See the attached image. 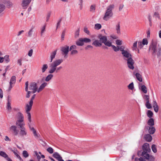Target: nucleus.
I'll list each match as a JSON object with an SVG mask.
<instances>
[{
  "label": "nucleus",
  "instance_id": "72a5a7b5",
  "mask_svg": "<svg viewBox=\"0 0 161 161\" xmlns=\"http://www.w3.org/2000/svg\"><path fill=\"white\" fill-rule=\"evenodd\" d=\"M141 90L145 93L147 92V87L144 85H142L141 86Z\"/></svg>",
  "mask_w": 161,
  "mask_h": 161
},
{
  "label": "nucleus",
  "instance_id": "c85d7f7f",
  "mask_svg": "<svg viewBox=\"0 0 161 161\" xmlns=\"http://www.w3.org/2000/svg\"><path fill=\"white\" fill-rule=\"evenodd\" d=\"M115 29L116 31V33L118 34H120V26L119 23H118L116 26Z\"/></svg>",
  "mask_w": 161,
  "mask_h": 161
},
{
  "label": "nucleus",
  "instance_id": "4468645a",
  "mask_svg": "<svg viewBox=\"0 0 161 161\" xmlns=\"http://www.w3.org/2000/svg\"><path fill=\"white\" fill-rule=\"evenodd\" d=\"M24 121V120L18 119L16 122V125L19 126L20 128L24 127L25 125V124Z\"/></svg>",
  "mask_w": 161,
  "mask_h": 161
},
{
  "label": "nucleus",
  "instance_id": "6ab92c4d",
  "mask_svg": "<svg viewBox=\"0 0 161 161\" xmlns=\"http://www.w3.org/2000/svg\"><path fill=\"white\" fill-rule=\"evenodd\" d=\"M35 28L34 26H32L29 31L27 33V36L28 37H31L33 34V30Z\"/></svg>",
  "mask_w": 161,
  "mask_h": 161
},
{
  "label": "nucleus",
  "instance_id": "8fccbe9b",
  "mask_svg": "<svg viewBox=\"0 0 161 161\" xmlns=\"http://www.w3.org/2000/svg\"><path fill=\"white\" fill-rule=\"evenodd\" d=\"M142 42L143 45H147L148 43L147 40L146 38H144Z\"/></svg>",
  "mask_w": 161,
  "mask_h": 161
},
{
  "label": "nucleus",
  "instance_id": "c03bdc74",
  "mask_svg": "<svg viewBox=\"0 0 161 161\" xmlns=\"http://www.w3.org/2000/svg\"><path fill=\"white\" fill-rule=\"evenodd\" d=\"M147 116L149 118H151L153 115V113L151 111L148 110L147 112Z\"/></svg>",
  "mask_w": 161,
  "mask_h": 161
},
{
  "label": "nucleus",
  "instance_id": "bb28decb",
  "mask_svg": "<svg viewBox=\"0 0 161 161\" xmlns=\"http://www.w3.org/2000/svg\"><path fill=\"white\" fill-rule=\"evenodd\" d=\"M46 25H43L41 28V35L42 36L46 31Z\"/></svg>",
  "mask_w": 161,
  "mask_h": 161
},
{
  "label": "nucleus",
  "instance_id": "de8ad7c7",
  "mask_svg": "<svg viewBox=\"0 0 161 161\" xmlns=\"http://www.w3.org/2000/svg\"><path fill=\"white\" fill-rule=\"evenodd\" d=\"M143 98L145 100L146 102L149 101V96L145 95L143 97Z\"/></svg>",
  "mask_w": 161,
  "mask_h": 161
},
{
  "label": "nucleus",
  "instance_id": "9d476101",
  "mask_svg": "<svg viewBox=\"0 0 161 161\" xmlns=\"http://www.w3.org/2000/svg\"><path fill=\"white\" fill-rule=\"evenodd\" d=\"M16 81V77L15 76H12L9 82V86L8 89V91L11 90L13 87L12 85L15 84Z\"/></svg>",
  "mask_w": 161,
  "mask_h": 161
},
{
  "label": "nucleus",
  "instance_id": "58836bf2",
  "mask_svg": "<svg viewBox=\"0 0 161 161\" xmlns=\"http://www.w3.org/2000/svg\"><path fill=\"white\" fill-rule=\"evenodd\" d=\"M157 52H156L158 56H160L161 54V47L159 45L158 46V48L157 49Z\"/></svg>",
  "mask_w": 161,
  "mask_h": 161
},
{
  "label": "nucleus",
  "instance_id": "f03ea898",
  "mask_svg": "<svg viewBox=\"0 0 161 161\" xmlns=\"http://www.w3.org/2000/svg\"><path fill=\"white\" fill-rule=\"evenodd\" d=\"M114 4H111L107 7L103 17V19L104 20L108 21L113 17V14L112 10L114 8Z\"/></svg>",
  "mask_w": 161,
  "mask_h": 161
},
{
  "label": "nucleus",
  "instance_id": "4d7b16f0",
  "mask_svg": "<svg viewBox=\"0 0 161 161\" xmlns=\"http://www.w3.org/2000/svg\"><path fill=\"white\" fill-rule=\"evenodd\" d=\"M119 50H120L121 52V54L123 53V52H125L126 50H124V47L123 46H121L120 47H119Z\"/></svg>",
  "mask_w": 161,
  "mask_h": 161
},
{
  "label": "nucleus",
  "instance_id": "4be33fe9",
  "mask_svg": "<svg viewBox=\"0 0 161 161\" xmlns=\"http://www.w3.org/2000/svg\"><path fill=\"white\" fill-rule=\"evenodd\" d=\"M17 117L18 119L19 120H24V116L20 112H19L17 113Z\"/></svg>",
  "mask_w": 161,
  "mask_h": 161
},
{
  "label": "nucleus",
  "instance_id": "1a4fd4ad",
  "mask_svg": "<svg viewBox=\"0 0 161 161\" xmlns=\"http://www.w3.org/2000/svg\"><path fill=\"white\" fill-rule=\"evenodd\" d=\"M141 156L144 157L147 161H154V158L152 155H150L148 153L144 154Z\"/></svg>",
  "mask_w": 161,
  "mask_h": 161
},
{
  "label": "nucleus",
  "instance_id": "b1692460",
  "mask_svg": "<svg viewBox=\"0 0 161 161\" xmlns=\"http://www.w3.org/2000/svg\"><path fill=\"white\" fill-rule=\"evenodd\" d=\"M76 44L79 46H83L84 44V42L82 38H80L78 41H76Z\"/></svg>",
  "mask_w": 161,
  "mask_h": 161
},
{
  "label": "nucleus",
  "instance_id": "0eeeda50",
  "mask_svg": "<svg viewBox=\"0 0 161 161\" xmlns=\"http://www.w3.org/2000/svg\"><path fill=\"white\" fill-rule=\"evenodd\" d=\"M29 90L32 91V93H34L37 92V86L36 82H32L30 83L29 86Z\"/></svg>",
  "mask_w": 161,
  "mask_h": 161
},
{
  "label": "nucleus",
  "instance_id": "9b49d317",
  "mask_svg": "<svg viewBox=\"0 0 161 161\" xmlns=\"http://www.w3.org/2000/svg\"><path fill=\"white\" fill-rule=\"evenodd\" d=\"M61 51L62 52V54L64 55V57L67 55L69 52V47L67 46L61 47Z\"/></svg>",
  "mask_w": 161,
  "mask_h": 161
},
{
  "label": "nucleus",
  "instance_id": "69168bd1",
  "mask_svg": "<svg viewBox=\"0 0 161 161\" xmlns=\"http://www.w3.org/2000/svg\"><path fill=\"white\" fill-rule=\"evenodd\" d=\"M80 29L79 28L75 32V36L76 37L78 36L79 35Z\"/></svg>",
  "mask_w": 161,
  "mask_h": 161
},
{
  "label": "nucleus",
  "instance_id": "a19ab883",
  "mask_svg": "<svg viewBox=\"0 0 161 161\" xmlns=\"http://www.w3.org/2000/svg\"><path fill=\"white\" fill-rule=\"evenodd\" d=\"M96 8V5H92L91 6L90 8V11L94 12L95 11Z\"/></svg>",
  "mask_w": 161,
  "mask_h": 161
},
{
  "label": "nucleus",
  "instance_id": "3c124183",
  "mask_svg": "<svg viewBox=\"0 0 161 161\" xmlns=\"http://www.w3.org/2000/svg\"><path fill=\"white\" fill-rule=\"evenodd\" d=\"M82 39L83 41V42H85V43H88L90 42L91 41L90 39L87 38H82Z\"/></svg>",
  "mask_w": 161,
  "mask_h": 161
},
{
  "label": "nucleus",
  "instance_id": "e433bc0d",
  "mask_svg": "<svg viewBox=\"0 0 161 161\" xmlns=\"http://www.w3.org/2000/svg\"><path fill=\"white\" fill-rule=\"evenodd\" d=\"M22 155L25 158H27L28 157L29 154L27 152L26 150H24L22 152Z\"/></svg>",
  "mask_w": 161,
  "mask_h": 161
},
{
  "label": "nucleus",
  "instance_id": "37998d69",
  "mask_svg": "<svg viewBox=\"0 0 161 161\" xmlns=\"http://www.w3.org/2000/svg\"><path fill=\"white\" fill-rule=\"evenodd\" d=\"M18 152H14V154L15 155L16 157L19 159L20 161H23V159L20 157V156L17 153Z\"/></svg>",
  "mask_w": 161,
  "mask_h": 161
},
{
  "label": "nucleus",
  "instance_id": "864d4df0",
  "mask_svg": "<svg viewBox=\"0 0 161 161\" xmlns=\"http://www.w3.org/2000/svg\"><path fill=\"white\" fill-rule=\"evenodd\" d=\"M146 107L148 109H150L152 108L151 104L150 103L149 101L146 102Z\"/></svg>",
  "mask_w": 161,
  "mask_h": 161
},
{
  "label": "nucleus",
  "instance_id": "13d9d810",
  "mask_svg": "<svg viewBox=\"0 0 161 161\" xmlns=\"http://www.w3.org/2000/svg\"><path fill=\"white\" fill-rule=\"evenodd\" d=\"M82 3L83 1L82 0H79V5L80 6V10H81L82 8Z\"/></svg>",
  "mask_w": 161,
  "mask_h": 161
},
{
  "label": "nucleus",
  "instance_id": "aec40b11",
  "mask_svg": "<svg viewBox=\"0 0 161 161\" xmlns=\"http://www.w3.org/2000/svg\"><path fill=\"white\" fill-rule=\"evenodd\" d=\"M47 83L44 82L42 83L40 86L39 88L38 89L37 92H41L44 88L47 86Z\"/></svg>",
  "mask_w": 161,
  "mask_h": 161
},
{
  "label": "nucleus",
  "instance_id": "e2e57ef3",
  "mask_svg": "<svg viewBox=\"0 0 161 161\" xmlns=\"http://www.w3.org/2000/svg\"><path fill=\"white\" fill-rule=\"evenodd\" d=\"M84 32L87 34L88 35H90V32L86 27H85L84 29Z\"/></svg>",
  "mask_w": 161,
  "mask_h": 161
},
{
  "label": "nucleus",
  "instance_id": "cd10ccee",
  "mask_svg": "<svg viewBox=\"0 0 161 161\" xmlns=\"http://www.w3.org/2000/svg\"><path fill=\"white\" fill-rule=\"evenodd\" d=\"M53 157L57 160L61 157L59 154L57 152H55L53 155Z\"/></svg>",
  "mask_w": 161,
  "mask_h": 161
},
{
  "label": "nucleus",
  "instance_id": "5fc2aeb1",
  "mask_svg": "<svg viewBox=\"0 0 161 161\" xmlns=\"http://www.w3.org/2000/svg\"><path fill=\"white\" fill-rule=\"evenodd\" d=\"M137 41L135 42L133 44L132 48L133 50H136L137 48Z\"/></svg>",
  "mask_w": 161,
  "mask_h": 161
},
{
  "label": "nucleus",
  "instance_id": "39448f33",
  "mask_svg": "<svg viewBox=\"0 0 161 161\" xmlns=\"http://www.w3.org/2000/svg\"><path fill=\"white\" fill-rule=\"evenodd\" d=\"M101 43H103L106 46L108 47H110L111 45V42L109 41H107V38L105 36H103L102 35H99L98 37Z\"/></svg>",
  "mask_w": 161,
  "mask_h": 161
},
{
  "label": "nucleus",
  "instance_id": "f3484780",
  "mask_svg": "<svg viewBox=\"0 0 161 161\" xmlns=\"http://www.w3.org/2000/svg\"><path fill=\"white\" fill-rule=\"evenodd\" d=\"M92 45L96 47H101L102 45V43L100 40H95L92 42Z\"/></svg>",
  "mask_w": 161,
  "mask_h": 161
},
{
  "label": "nucleus",
  "instance_id": "4c0bfd02",
  "mask_svg": "<svg viewBox=\"0 0 161 161\" xmlns=\"http://www.w3.org/2000/svg\"><path fill=\"white\" fill-rule=\"evenodd\" d=\"M111 45L110 47H112L114 50L115 52H117L119 51V47H116L114 45H112V43L110 42Z\"/></svg>",
  "mask_w": 161,
  "mask_h": 161
},
{
  "label": "nucleus",
  "instance_id": "79ce46f5",
  "mask_svg": "<svg viewBox=\"0 0 161 161\" xmlns=\"http://www.w3.org/2000/svg\"><path fill=\"white\" fill-rule=\"evenodd\" d=\"M27 114L28 119L29 121L28 124L30 125V124L31 121V114L30 113H28Z\"/></svg>",
  "mask_w": 161,
  "mask_h": 161
},
{
  "label": "nucleus",
  "instance_id": "f8f14e48",
  "mask_svg": "<svg viewBox=\"0 0 161 161\" xmlns=\"http://www.w3.org/2000/svg\"><path fill=\"white\" fill-rule=\"evenodd\" d=\"M10 129L13 132L15 136H17L18 135L19 130L17 129V127L16 126H11L10 127Z\"/></svg>",
  "mask_w": 161,
  "mask_h": 161
},
{
  "label": "nucleus",
  "instance_id": "f704fd0d",
  "mask_svg": "<svg viewBox=\"0 0 161 161\" xmlns=\"http://www.w3.org/2000/svg\"><path fill=\"white\" fill-rule=\"evenodd\" d=\"M53 76V75L51 74H49L46 77L45 80L47 82L49 81L50 80L52 79Z\"/></svg>",
  "mask_w": 161,
  "mask_h": 161
},
{
  "label": "nucleus",
  "instance_id": "680f3d73",
  "mask_svg": "<svg viewBox=\"0 0 161 161\" xmlns=\"http://www.w3.org/2000/svg\"><path fill=\"white\" fill-rule=\"evenodd\" d=\"M116 43L118 45L120 46L122 45V41L119 40H117L116 41Z\"/></svg>",
  "mask_w": 161,
  "mask_h": 161
},
{
  "label": "nucleus",
  "instance_id": "603ef678",
  "mask_svg": "<svg viewBox=\"0 0 161 161\" xmlns=\"http://www.w3.org/2000/svg\"><path fill=\"white\" fill-rule=\"evenodd\" d=\"M128 87L129 89L131 90H132L134 88L133 83V82H131V83H130L128 86Z\"/></svg>",
  "mask_w": 161,
  "mask_h": 161
},
{
  "label": "nucleus",
  "instance_id": "393cba45",
  "mask_svg": "<svg viewBox=\"0 0 161 161\" xmlns=\"http://www.w3.org/2000/svg\"><path fill=\"white\" fill-rule=\"evenodd\" d=\"M48 68V66L47 64H43L41 68L42 73H44L46 71V70Z\"/></svg>",
  "mask_w": 161,
  "mask_h": 161
},
{
  "label": "nucleus",
  "instance_id": "412c9836",
  "mask_svg": "<svg viewBox=\"0 0 161 161\" xmlns=\"http://www.w3.org/2000/svg\"><path fill=\"white\" fill-rule=\"evenodd\" d=\"M144 138L146 141L148 142H150L152 140V136L150 135L149 134L146 135L144 136Z\"/></svg>",
  "mask_w": 161,
  "mask_h": 161
},
{
  "label": "nucleus",
  "instance_id": "20e7f679",
  "mask_svg": "<svg viewBox=\"0 0 161 161\" xmlns=\"http://www.w3.org/2000/svg\"><path fill=\"white\" fill-rule=\"evenodd\" d=\"M143 151H139L138 152V155H142L144 154H146L149 153L151 151V149L149 147V144L148 143H144L142 146Z\"/></svg>",
  "mask_w": 161,
  "mask_h": 161
},
{
  "label": "nucleus",
  "instance_id": "09e8293b",
  "mask_svg": "<svg viewBox=\"0 0 161 161\" xmlns=\"http://www.w3.org/2000/svg\"><path fill=\"white\" fill-rule=\"evenodd\" d=\"M62 20V18H60L58 20V22L57 24V26H56V29H58L59 27L61 22Z\"/></svg>",
  "mask_w": 161,
  "mask_h": 161
},
{
  "label": "nucleus",
  "instance_id": "ea45409f",
  "mask_svg": "<svg viewBox=\"0 0 161 161\" xmlns=\"http://www.w3.org/2000/svg\"><path fill=\"white\" fill-rule=\"evenodd\" d=\"M102 25L100 24H95L94 28L95 29L98 30L101 28Z\"/></svg>",
  "mask_w": 161,
  "mask_h": 161
},
{
  "label": "nucleus",
  "instance_id": "2eb2a0df",
  "mask_svg": "<svg viewBox=\"0 0 161 161\" xmlns=\"http://www.w3.org/2000/svg\"><path fill=\"white\" fill-rule=\"evenodd\" d=\"M0 156L5 158L7 161H12V159L8 157V155L4 152L0 151Z\"/></svg>",
  "mask_w": 161,
  "mask_h": 161
},
{
  "label": "nucleus",
  "instance_id": "6e6552de",
  "mask_svg": "<svg viewBox=\"0 0 161 161\" xmlns=\"http://www.w3.org/2000/svg\"><path fill=\"white\" fill-rule=\"evenodd\" d=\"M19 132V136L21 137H24L26 136L27 135V132L26 129L25 127H24L20 128V131Z\"/></svg>",
  "mask_w": 161,
  "mask_h": 161
},
{
  "label": "nucleus",
  "instance_id": "338daca9",
  "mask_svg": "<svg viewBox=\"0 0 161 161\" xmlns=\"http://www.w3.org/2000/svg\"><path fill=\"white\" fill-rule=\"evenodd\" d=\"M77 48L76 46L75 45H73L71 46L69 48V50L71 51L72 50H75V49H76Z\"/></svg>",
  "mask_w": 161,
  "mask_h": 161
},
{
  "label": "nucleus",
  "instance_id": "c756f323",
  "mask_svg": "<svg viewBox=\"0 0 161 161\" xmlns=\"http://www.w3.org/2000/svg\"><path fill=\"white\" fill-rule=\"evenodd\" d=\"M25 91L27 92V93L29 94H30L31 93H32V91H28V82L26 81L25 83Z\"/></svg>",
  "mask_w": 161,
  "mask_h": 161
},
{
  "label": "nucleus",
  "instance_id": "a878e982",
  "mask_svg": "<svg viewBox=\"0 0 161 161\" xmlns=\"http://www.w3.org/2000/svg\"><path fill=\"white\" fill-rule=\"evenodd\" d=\"M57 51V50H56L51 53L50 56L51 60L50 61L51 62H52L53 59L55 58V55L56 54Z\"/></svg>",
  "mask_w": 161,
  "mask_h": 161
},
{
  "label": "nucleus",
  "instance_id": "ddd939ff",
  "mask_svg": "<svg viewBox=\"0 0 161 161\" xmlns=\"http://www.w3.org/2000/svg\"><path fill=\"white\" fill-rule=\"evenodd\" d=\"M31 0H22L21 6L24 8H27Z\"/></svg>",
  "mask_w": 161,
  "mask_h": 161
},
{
  "label": "nucleus",
  "instance_id": "5701e85b",
  "mask_svg": "<svg viewBox=\"0 0 161 161\" xmlns=\"http://www.w3.org/2000/svg\"><path fill=\"white\" fill-rule=\"evenodd\" d=\"M153 106L154 111L157 113L158 110V108L156 101L154 100L153 101Z\"/></svg>",
  "mask_w": 161,
  "mask_h": 161
},
{
  "label": "nucleus",
  "instance_id": "6e6d98bb",
  "mask_svg": "<svg viewBox=\"0 0 161 161\" xmlns=\"http://www.w3.org/2000/svg\"><path fill=\"white\" fill-rule=\"evenodd\" d=\"M51 15V12H48L47 14V16H46V21L47 22L48 21L49 19L50 18V17Z\"/></svg>",
  "mask_w": 161,
  "mask_h": 161
},
{
  "label": "nucleus",
  "instance_id": "49530a36",
  "mask_svg": "<svg viewBox=\"0 0 161 161\" xmlns=\"http://www.w3.org/2000/svg\"><path fill=\"white\" fill-rule=\"evenodd\" d=\"M47 151L50 153L52 154L53 153V149L51 147H49L47 149Z\"/></svg>",
  "mask_w": 161,
  "mask_h": 161
},
{
  "label": "nucleus",
  "instance_id": "bf43d9fd",
  "mask_svg": "<svg viewBox=\"0 0 161 161\" xmlns=\"http://www.w3.org/2000/svg\"><path fill=\"white\" fill-rule=\"evenodd\" d=\"M36 156L37 157V158L38 160V161H40V159L41 158V156L39 155L38 153L36 151H35L34 152Z\"/></svg>",
  "mask_w": 161,
  "mask_h": 161
},
{
  "label": "nucleus",
  "instance_id": "a211bd4d",
  "mask_svg": "<svg viewBox=\"0 0 161 161\" xmlns=\"http://www.w3.org/2000/svg\"><path fill=\"white\" fill-rule=\"evenodd\" d=\"M33 103L29 102V104H27L26 105L25 110L26 113H30L29 111L31 110V108Z\"/></svg>",
  "mask_w": 161,
  "mask_h": 161
},
{
  "label": "nucleus",
  "instance_id": "dca6fc26",
  "mask_svg": "<svg viewBox=\"0 0 161 161\" xmlns=\"http://www.w3.org/2000/svg\"><path fill=\"white\" fill-rule=\"evenodd\" d=\"M2 2L6 5L8 8H9L13 7V3L9 0H3Z\"/></svg>",
  "mask_w": 161,
  "mask_h": 161
},
{
  "label": "nucleus",
  "instance_id": "2f4dec72",
  "mask_svg": "<svg viewBox=\"0 0 161 161\" xmlns=\"http://www.w3.org/2000/svg\"><path fill=\"white\" fill-rule=\"evenodd\" d=\"M6 108L9 112H10L11 109V103H10V101L8 99L7 104L6 106Z\"/></svg>",
  "mask_w": 161,
  "mask_h": 161
},
{
  "label": "nucleus",
  "instance_id": "052dcab7",
  "mask_svg": "<svg viewBox=\"0 0 161 161\" xmlns=\"http://www.w3.org/2000/svg\"><path fill=\"white\" fill-rule=\"evenodd\" d=\"M152 149L154 153H155L157 152V149L155 145L153 144L152 145Z\"/></svg>",
  "mask_w": 161,
  "mask_h": 161
},
{
  "label": "nucleus",
  "instance_id": "7ed1b4c3",
  "mask_svg": "<svg viewBox=\"0 0 161 161\" xmlns=\"http://www.w3.org/2000/svg\"><path fill=\"white\" fill-rule=\"evenodd\" d=\"M63 62L62 59H58L50 64V67L51 68V69L49 71V73L52 74L55 71H56L57 67L59 65Z\"/></svg>",
  "mask_w": 161,
  "mask_h": 161
},
{
  "label": "nucleus",
  "instance_id": "0e129e2a",
  "mask_svg": "<svg viewBox=\"0 0 161 161\" xmlns=\"http://www.w3.org/2000/svg\"><path fill=\"white\" fill-rule=\"evenodd\" d=\"M33 50L32 49H30L28 52V55L29 57H31L32 56Z\"/></svg>",
  "mask_w": 161,
  "mask_h": 161
},
{
  "label": "nucleus",
  "instance_id": "a18cd8bd",
  "mask_svg": "<svg viewBox=\"0 0 161 161\" xmlns=\"http://www.w3.org/2000/svg\"><path fill=\"white\" fill-rule=\"evenodd\" d=\"M5 6L3 4H0V13L3 12L5 9Z\"/></svg>",
  "mask_w": 161,
  "mask_h": 161
},
{
  "label": "nucleus",
  "instance_id": "c9c22d12",
  "mask_svg": "<svg viewBox=\"0 0 161 161\" xmlns=\"http://www.w3.org/2000/svg\"><path fill=\"white\" fill-rule=\"evenodd\" d=\"M148 124L151 126H153L154 125L153 119L152 118H150L148 121Z\"/></svg>",
  "mask_w": 161,
  "mask_h": 161
},
{
  "label": "nucleus",
  "instance_id": "473e14b6",
  "mask_svg": "<svg viewBox=\"0 0 161 161\" xmlns=\"http://www.w3.org/2000/svg\"><path fill=\"white\" fill-rule=\"evenodd\" d=\"M155 130V128L153 127H149V132L150 134H153Z\"/></svg>",
  "mask_w": 161,
  "mask_h": 161
},
{
  "label": "nucleus",
  "instance_id": "7c9ffc66",
  "mask_svg": "<svg viewBox=\"0 0 161 161\" xmlns=\"http://www.w3.org/2000/svg\"><path fill=\"white\" fill-rule=\"evenodd\" d=\"M135 75L137 80L140 82L142 81V80L141 75L139 73H137Z\"/></svg>",
  "mask_w": 161,
  "mask_h": 161
},
{
  "label": "nucleus",
  "instance_id": "f257e3e1",
  "mask_svg": "<svg viewBox=\"0 0 161 161\" xmlns=\"http://www.w3.org/2000/svg\"><path fill=\"white\" fill-rule=\"evenodd\" d=\"M122 54L124 59L127 61L128 67L130 69H133L134 62L132 59L131 55L127 50L123 52Z\"/></svg>",
  "mask_w": 161,
  "mask_h": 161
},
{
  "label": "nucleus",
  "instance_id": "423d86ee",
  "mask_svg": "<svg viewBox=\"0 0 161 161\" xmlns=\"http://www.w3.org/2000/svg\"><path fill=\"white\" fill-rule=\"evenodd\" d=\"M158 45H159L158 44L157 42L153 40L149 47V49L153 51V53H156V52H157V49Z\"/></svg>",
  "mask_w": 161,
  "mask_h": 161
},
{
  "label": "nucleus",
  "instance_id": "774afa93",
  "mask_svg": "<svg viewBox=\"0 0 161 161\" xmlns=\"http://www.w3.org/2000/svg\"><path fill=\"white\" fill-rule=\"evenodd\" d=\"M71 51V54H77L78 53L77 51L76 50H75V49Z\"/></svg>",
  "mask_w": 161,
  "mask_h": 161
}]
</instances>
